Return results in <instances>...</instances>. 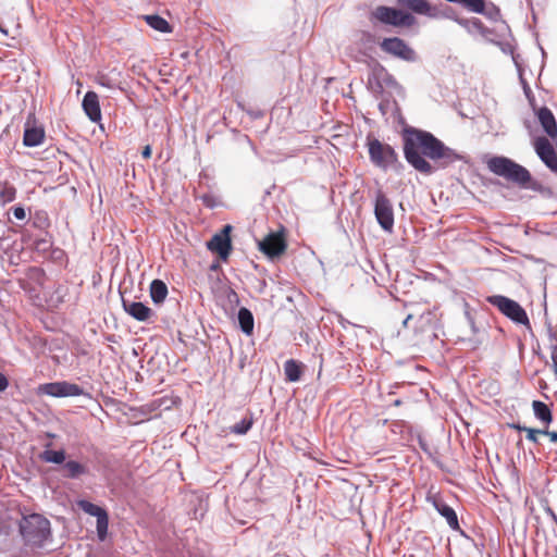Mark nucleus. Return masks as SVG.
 Masks as SVG:
<instances>
[{
  "label": "nucleus",
  "mask_w": 557,
  "mask_h": 557,
  "mask_svg": "<svg viewBox=\"0 0 557 557\" xmlns=\"http://www.w3.org/2000/svg\"><path fill=\"white\" fill-rule=\"evenodd\" d=\"M404 153L407 162L417 171L431 174L434 168L423 156L445 168L458 160V154L445 146L440 139L431 133L423 131H407L404 144Z\"/></svg>",
  "instance_id": "nucleus-1"
},
{
  "label": "nucleus",
  "mask_w": 557,
  "mask_h": 557,
  "mask_svg": "<svg viewBox=\"0 0 557 557\" xmlns=\"http://www.w3.org/2000/svg\"><path fill=\"white\" fill-rule=\"evenodd\" d=\"M488 170L512 183L525 186L531 181L530 172L506 157H493L487 161Z\"/></svg>",
  "instance_id": "nucleus-2"
},
{
  "label": "nucleus",
  "mask_w": 557,
  "mask_h": 557,
  "mask_svg": "<svg viewBox=\"0 0 557 557\" xmlns=\"http://www.w3.org/2000/svg\"><path fill=\"white\" fill-rule=\"evenodd\" d=\"M20 531L26 543L42 546L50 536V522L41 515L34 513L23 519Z\"/></svg>",
  "instance_id": "nucleus-3"
},
{
  "label": "nucleus",
  "mask_w": 557,
  "mask_h": 557,
  "mask_svg": "<svg viewBox=\"0 0 557 557\" xmlns=\"http://www.w3.org/2000/svg\"><path fill=\"white\" fill-rule=\"evenodd\" d=\"M512 322L530 327L525 310L516 301L503 295L488 296L486 299Z\"/></svg>",
  "instance_id": "nucleus-4"
},
{
  "label": "nucleus",
  "mask_w": 557,
  "mask_h": 557,
  "mask_svg": "<svg viewBox=\"0 0 557 557\" xmlns=\"http://www.w3.org/2000/svg\"><path fill=\"white\" fill-rule=\"evenodd\" d=\"M374 215L376 222L386 233L394 231V208L389 198L381 190L377 189L373 199Z\"/></svg>",
  "instance_id": "nucleus-5"
},
{
  "label": "nucleus",
  "mask_w": 557,
  "mask_h": 557,
  "mask_svg": "<svg viewBox=\"0 0 557 557\" xmlns=\"http://www.w3.org/2000/svg\"><path fill=\"white\" fill-rule=\"evenodd\" d=\"M368 148L371 162L383 170L391 168L397 161L395 150L379 139H370Z\"/></svg>",
  "instance_id": "nucleus-6"
},
{
  "label": "nucleus",
  "mask_w": 557,
  "mask_h": 557,
  "mask_svg": "<svg viewBox=\"0 0 557 557\" xmlns=\"http://www.w3.org/2000/svg\"><path fill=\"white\" fill-rule=\"evenodd\" d=\"M373 16L377 21L393 26H409L413 22L412 15L388 7H377Z\"/></svg>",
  "instance_id": "nucleus-7"
},
{
  "label": "nucleus",
  "mask_w": 557,
  "mask_h": 557,
  "mask_svg": "<svg viewBox=\"0 0 557 557\" xmlns=\"http://www.w3.org/2000/svg\"><path fill=\"white\" fill-rule=\"evenodd\" d=\"M380 47L384 52L404 61L413 62L417 59L414 50L398 37L383 39Z\"/></svg>",
  "instance_id": "nucleus-8"
},
{
  "label": "nucleus",
  "mask_w": 557,
  "mask_h": 557,
  "mask_svg": "<svg viewBox=\"0 0 557 557\" xmlns=\"http://www.w3.org/2000/svg\"><path fill=\"white\" fill-rule=\"evenodd\" d=\"M533 147L541 161L554 173H557V151L549 139L544 136L533 140Z\"/></svg>",
  "instance_id": "nucleus-9"
},
{
  "label": "nucleus",
  "mask_w": 557,
  "mask_h": 557,
  "mask_svg": "<svg viewBox=\"0 0 557 557\" xmlns=\"http://www.w3.org/2000/svg\"><path fill=\"white\" fill-rule=\"evenodd\" d=\"M42 394L51 397H74L84 395V389L74 383L66 381L46 383L39 387Z\"/></svg>",
  "instance_id": "nucleus-10"
},
{
  "label": "nucleus",
  "mask_w": 557,
  "mask_h": 557,
  "mask_svg": "<svg viewBox=\"0 0 557 557\" xmlns=\"http://www.w3.org/2000/svg\"><path fill=\"white\" fill-rule=\"evenodd\" d=\"M231 225H225L220 233H216L207 243V247L210 251L216 252L222 260H227L232 244L230 238Z\"/></svg>",
  "instance_id": "nucleus-11"
},
{
  "label": "nucleus",
  "mask_w": 557,
  "mask_h": 557,
  "mask_svg": "<svg viewBox=\"0 0 557 557\" xmlns=\"http://www.w3.org/2000/svg\"><path fill=\"white\" fill-rule=\"evenodd\" d=\"M79 507L88 515L90 516H94L97 518V534H98V537L100 541H103L107 536V533H108V524H109V519H108V513L107 511L90 503V502H87V500H82L79 502Z\"/></svg>",
  "instance_id": "nucleus-12"
},
{
  "label": "nucleus",
  "mask_w": 557,
  "mask_h": 557,
  "mask_svg": "<svg viewBox=\"0 0 557 557\" xmlns=\"http://www.w3.org/2000/svg\"><path fill=\"white\" fill-rule=\"evenodd\" d=\"M259 248L267 256L274 258L284 252L286 244L282 235L271 233L259 243Z\"/></svg>",
  "instance_id": "nucleus-13"
},
{
  "label": "nucleus",
  "mask_w": 557,
  "mask_h": 557,
  "mask_svg": "<svg viewBox=\"0 0 557 557\" xmlns=\"http://www.w3.org/2000/svg\"><path fill=\"white\" fill-rule=\"evenodd\" d=\"M428 502H430L433 507L436 509V511L446 519L448 525L453 530H459V522L456 515V511L448 506L446 503H444L441 498L437 496H428Z\"/></svg>",
  "instance_id": "nucleus-14"
},
{
  "label": "nucleus",
  "mask_w": 557,
  "mask_h": 557,
  "mask_svg": "<svg viewBox=\"0 0 557 557\" xmlns=\"http://www.w3.org/2000/svg\"><path fill=\"white\" fill-rule=\"evenodd\" d=\"M122 305L124 311L137 321L147 322L153 315L152 310L143 302L123 299Z\"/></svg>",
  "instance_id": "nucleus-15"
},
{
  "label": "nucleus",
  "mask_w": 557,
  "mask_h": 557,
  "mask_svg": "<svg viewBox=\"0 0 557 557\" xmlns=\"http://www.w3.org/2000/svg\"><path fill=\"white\" fill-rule=\"evenodd\" d=\"M535 114L547 136L552 139L557 138V123L552 111L543 107L536 110Z\"/></svg>",
  "instance_id": "nucleus-16"
},
{
  "label": "nucleus",
  "mask_w": 557,
  "mask_h": 557,
  "mask_svg": "<svg viewBox=\"0 0 557 557\" xmlns=\"http://www.w3.org/2000/svg\"><path fill=\"white\" fill-rule=\"evenodd\" d=\"M82 106L90 121L98 122L101 120V110L98 95L96 92L87 91L84 96Z\"/></svg>",
  "instance_id": "nucleus-17"
},
{
  "label": "nucleus",
  "mask_w": 557,
  "mask_h": 557,
  "mask_svg": "<svg viewBox=\"0 0 557 557\" xmlns=\"http://www.w3.org/2000/svg\"><path fill=\"white\" fill-rule=\"evenodd\" d=\"M45 131L42 127L32 125L29 121L25 124L23 144L26 147H37L42 144Z\"/></svg>",
  "instance_id": "nucleus-18"
},
{
  "label": "nucleus",
  "mask_w": 557,
  "mask_h": 557,
  "mask_svg": "<svg viewBox=\"0 0 557 557\" xmlns=\"http://www.w3.org/2000/svg\"><path fill=\"white\" fill-rule=\"evenodd\" d=\"M399 4L411 9L418 14L435 17V9L426 0H397Z\"/></svg>",
  "instance_id": "nucleus-19"
},
{
  "label": "nucleus",
  "mask_w": 557,
  "mask_h": 557,
  "mask_svg": "<svg viewBox=\"0 0 557 557\" xmlns=\"http://www.w3.org/2000/svg\"><path fill=\"white\" fill-rule=\"evenodd\" d=\"M455 21L471 35L481 34L484 37H486L487 35L486 28L483 26L482 22L476 17L470 20L455 17Z\"/></svg>",
  "instance_id": "nucleus-20"
},
{
  "label": "nucleus",
  "mask_w": 557,
  "mask_h": 557,
  "mask_svg": "<svg viewBox=\"0 0 557 557\" xmlns=\"http://www.w3.org/2000/svg\"><path fill=\"white\" fill-rule=\"evenodd\" d=\"M238 323L243 333L246 335L252 333L255 322L253 315L249 309L243 307L238 310Z\"/></svg>",
  "instance_id": "nucleus-21"
},
{
  "label": "nucleus",
  "mask_w": 557,
  "mask_h": 557,
  "mask_svg": "<svg viewBox=\"0 0 557 557\" xmlns=\"http://www.w3.org/2000/svg\"><path fill=\"white\" fill-rule=\"evenodd\" d=\"M168 295V287L161 280H153L150 284V296L154 304L164 301Z\"/></svg>",
  "instance_id": "nucleus-22"
},
{
  "label": "nucleus",
  "mask_w": 557,
  "mask_h": 557,
  "mask_svg": "<svg viewBox=\"0 0 557 557\" xmlns=\"http://www.w3.org/2000/svg\"><path fill=\"white\" fill-rule=\"evenodd\" d=\"M534 416L542 422L548 424L553 420L552 411L548 406L540 400H534L532 404Z\"/></svg>",
  "instance_id": "nucleus-23"
},
{
  "label": "nucleus",
  "mask_w": 557,
  "mask_h": 557,
  "mask_svg": "<svg viewBox=\"0 0 557 557\" xmlns=\"http://www.w3.org/2000/svg\"><path fill=\"white\" fill-rule=\"evenodd\" d=\"M144 18L151 28H153L158 32H161V33H170L171 32L170 24L168 23L166 20H164L160 15H157V14L145 15Z\"/></svg>",
  "instance_id": "nucleus-24"
},
{
  "label": "nucleus",
  "mask_w": 557,
  "mask_h": 557,
  "mask_svg": "<svg viewBox=\"0 0 557 557\" xmlns=\"http://www.w3.org/2000/svg\"><path fill=\"white\" fill-rule=\"evenodd\" d=\"M284 372L286 380L289 382L299 381L301 375V369L299 364L293 359H289L284 363Z\"/></svg>",
  "instance_id": "nucleus-25"
},
{
  "label": "nucleus",
  "mask_w": 557,
  "mask_h": 557,
  "mask_svg": "<svg viewBox=\"0 0 557 557\" xmlns=\"http://www.w3.org/2000/svg\"><path fill=\"white\" fill-rule=\"evenodd\" d=\"M40 459L45 462L61 465L65 461V451L46 449L40 454Z\"/></svg>",
  "instance_id": "nucleus-26"
},
{
  "label": "nucleus",
  "mask_w": 557,
  "mask_h": 557,
  "mask_svg": "<svg viewBox=\"0 0 557 557\" xmlns=\"http://www.w3.org/2000/svg\"><path fill=\"white\" fill-rule=\"evenodd\" d=\"M63 469L65 471L64 475L67 478H71V479H76L79 475L86 473V468L83 465H81L79 462L74 461V460H70V461L65 462L63 466Z\"/></svg>",
  "instance_id": "nucleus-27"
},
{
  "label": "nucleus",
  "mask_w": 557,
  "mask_h": 557,
  "mask_svg": "<svg viewBox=\"0 0 557 557\" xmlns=\"http://www.w3.org/2000/svg\"><path fill=\"white\" fill-rule=\"evenodd\" d=\"M252 426V419H243L238 423L231 426V432L237 435L246 434Z\"/></svg>",
  "instance_id": "nucleus-28"
},
{
  "label": "nucleus",
  "mask_w": 557,
  "mask_h": 557,
  "mask_svg": "<svg viewBox=\"0 0 557 557\" xmlns=\"http://www.w3.org/2000/svg\"><path fill=\"white\" fill-rule=\"evenodd\" d=\"M96 82L100 86L111 89V90L120 88L119 83L116 81L112 79L111 77H109L107 74H103V73H100L97 75Z\"/></svg>",
  "instance_id": "nucleus-29"
},
{
  "label": "nucleus",
  "mask_w": 557,
  "mask_h": 557,
  "mask_svg": "<svg viewBox=\"0 0 557 557\" xmlns=\"http://www.w3.org/2000/svg\"><path fill=\"white\" fill-rule=\"evenodd\" d=\"M519 430L524 431L527 433V438L530 442L537 443V434H543L544 430H536L532 428L527 426H518Z\"/></svg>",
  "instance_id": "nucleus-30"
},
{
  "label": "nucleus",
  "mask_w": 557,
  "mask_h": 557,
  "mask_svg": "<svg viewBox=\"0 0 557 557\" xmlns=\"http://www.w3.org/2000/svg\"><path fill=\"white\" fill-rule=\"evenodd\" d=\"M226 298L232 306L237 305L239 301L238 295L231 288H227L226 290Z\"/></svg>",
  "instance_id": "nucleus-31"
},
{
  "label": "nucleus",
  "mask_w": 557,
  "mask_h": 557,
  "mask_svg": "<svg viewBox=\"0 0 557 557\" xmlns=\"http://www.w3.org/2000/svg\"><path fill=\"white\" fill-rule=\"evenodd\" d=\"M13 215L17 220H23L26 216L25 209L23 207L13 208Z\"/></svg>",
  "instance_id": "nucleus-32"
},
{
  "label": "nucleus",
  "mask_w": 557,
  "mask_h": 557,
  "mask_svg": "<svg viewBox=\"0 0 557 557\" xmlns=\"http://www.w3.org/2000/svg\"><path fill=\"white\" fill-rule=\"evenodd\" d=\"M550 357H552L553 364H554V371L557 374V343L552 345Z\"/></svg>",
  "instance_id": "nucleus-33"
},
{
  "label": "nucleus",
  "mask_w": 557,
  "mask_h": 557,
  "mask_svg": "<svg viewBox=\"0 0 557 557\" xmlns=\"http://www.w3.org/2000/svg\"><path fill=\"white\" fill-rule=\"evenodd\" d=\"M151 147L149 145L145 146L143 151H141V156L145 158V159H148L151 157Z\"/></svg>",
  "instance_id": "nucleus-34"
},
{
  "label": "nucleus",
  "mask_w": 557,
  "mask_h": 557,
  "mask_svg": "<svg viewBox=\"0 0 557 557\" xmlns=\"http://www.w3.org/2000/svg\"><path fill=\"white\" fill-rule=\"evenodd\" d=\"M543 434L548 436L552 442H557V432H550L548 430H544Z\"/></svg>",
  "instance_id": "nucleus-35"
},
{
  "label": "nucleus",
  "mask_w": 557,
  "mask_h": 557,
  "mask_svg": "<svg viewBox=\"0 0 557 557\" xmlns=\"http://www.w3.org/2000/svg\"><path fill=\"white\" fill-rule=\"evenodd\" d=\"M8 386L7 377L0 373V392H3Z\"/></svg>",
  "instance_id": "nucleus-36"
},
{
  "label": "nucleus",
  "mask_w": 557,
  "mask_h": 557,
  "mask_svg": "<svg viewBox=\"0 0 557 557\" xmlns=\"http://www.w3.org/2000/svg\"><path fill=\"white\" fill-rule=\"evenodd\" d=\"M201 199H202V201H203V203H205L206 206H208V207H213V202L211 201V200H212V198H211L210 196L205 195V196H202V197H201Z\"/></svg>",
  "instance_id": "nucleus-37"
},
{
  "label": "nucleus",
  "mask_w": 557,
  "mask_h": 557,
  "mask_svg": "<svg viewBox=\"0 0 557 557\" xmlns=\"http://www.w3.org/2000/svg\"><path fill=\"white\" fill-rule=\"evenodd\" d=\"M411 318H412V315H411V314H408V315H407V318H406V319L404 320V322H403L404 326H407V324H408V322H409V320H410Z\"/></svg>",
  "instance_id": "nucleus-38"
},
{
  "label": "nucleus",
  "mask_w": 557,
  "mask_h": 557,
  "mask_svg": "<svg viewBox=\"0 0 557 557\" xmlns=\"http://www.w3.org/2000/svg\"><path fill=\"white\" fill-rule=\"evenodd\" d=\"M14 198V191H9L8 194V200L11 201Z\"/></svg>",
  "instance_id": "nucleus-39"
},
{
  "label": "nucleus",
  "mask_w": 557,
  "mask_h": 557,
  "mask_svg": "<svg viewBox=\"0 0 557 557\" xmlns=\"http://www.w3.org/2000/svg\"><path fill=\"white\" fill-rule=\"evenodd\" d=\"M524 126L530 129V125L527 121L524 122Z\"/></svg>",
  "instance_id": "nucleus-40"
},
{
  "label": "nucleus",
  "mask_w": 557,
  "mask_h": 557,
  "mask_svg": "<svg viewBox=\"0 0 557 557\" xmlns=\"http://www.w3.org/2000/svg\"><path fill=\"white\" fill-rule=\"evenodd\" d=\"M553 557H557V547H556V550H555V554H554Z\"/></svg>",
  "instance_id": "nucleus-41"
}]
</instances>
